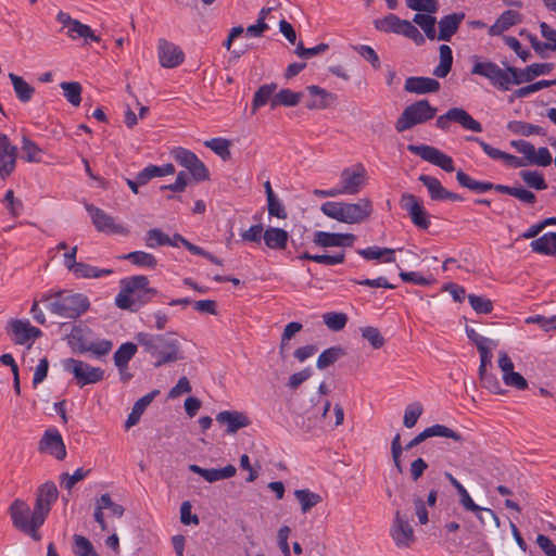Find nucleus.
<instances>
[{"label": "nucleus", "mask_w": 556, "mask_h": 556, "mask_svg": "<svg viewBox=\"0 0 556 556\" xmlns=\"http://www.w3.org/2000/svg\"><path fill=\"white\" fill-rule=\"evenodd\" d=\"M553 70V64H531L525 70L507 66L501 68L497 64L491 61H481L479 58H473V65L471 68L472 75L482 76L490 80V83L502 90H509L510 86L529 83L535 77L549 74Z\"/></svg>", "instance_id": "obj_1"}, {"label": "nucleus", "mask_w": 556, "mask_h": 556, "mask_svg": "<svg viewBox=\"0 0 556 556\" xmlns=\"http://www.w3.org/2000/svg\"><path fill=\"white\" fill-rule=\"evenodd\" d=\"M135 339L142 351L155 359L153 365L156 368L185 359L181 348L185 338L176 331L163 334L138 332Z\"/></svg>", "instance_id": "obj_2"}, {"label": "nucleus", "mask_w": 556, "mask_h": 556, "mask_svg": "<svg viewBox=\"0 0 556 556\" xmlns=\"http://www.w3.org/2000/svg\"><path fill=\"white\" fill-rule=\"evenodd\" d=\"M320 211L327 217L337 222L355 225L366 222L374 212V205L369 198H361L356 202H325Z\"/></svg>", "instance_id": "obj_3"}, {"label": "nucleus", "mask_w": 556, "mask_h": 556, "mask_svg": "<svg viewBox=\"0 0 556 556\" xmlns=\"http://www.w3.org/2000/svg\"><path fill=\"white\" fill-rule=\"evenodd\" d=\"M88 307V299L79 293L61 292L51 296L49 302V311L63 318H77Z\"/></svg>", "instance_id": "obj_4"}, {"label": "nucleus", "mask_w": 556, "mask_h": 556, "mask_svg": "<svg viewBox=\"0 0 556 556\" xmlns=\"http://www.w3.org/2000/svg\"><path fill=\"white\" fill-rule=\"evenodd\" d=\"M437 114V108L428 100H419L406 106L395 123V129L403 132L418 124L432 119Z\"/></svg>", "instance_id": "obj_5"}, {"label": "nucleus", "mask_w": 556, "mask_h": 556, "mask_svg": "<svg viewBox=\"0 0 556 556\" xmlns=\"http://www.w3.org/2000/svg\"><path fill=\"white\" fill-rule=\"evenodd\" d=\"M10 516L12 519L13 526L22 531L23 533L31 536L34 540L39 541L40 534L38 533V529L43 523H36V511L34 510L30 514L29 506L22 500H15L10 506Z\"/></svg>", "instance_id": "obj_6"}, {"label": "nucleus", "mask_w": 556, "mask_h": 556, "mask_svg": "<svg viewBox=\"0 0 556 556\" xmlns=\"http://www.w3.org/2000/svg\"><path fill=\"white\" fill-rule=\"evenodd\" d=\"M90 331L80 326L73 327L71 333L67 336V343L76 353L92 352L94 355L102 356L108 354L112 349V342L101 340L99 342H91L88 340Z\"/></svg>", "instance_id": "obj_7"}, {"label": "nucleus", "mask_w": 556, "mask_h": 556, "mask_svg": "<svg viewBox=\"0 0 556 556\" xmlns=\"http://www.w3.org/2000/svg\"><path fill=\"white\" fill-rule=\"evenodd\" d=\"M367 181V170L363 164L357 163L344 168L340 174V186L337 187L339 195H355L359 193Z\"/></svg>", "instance_id": "obj_8"}, {"label": "nucleus", "mask_w": 556, "mask_h": 556, "mask_svg": "<svg viewBox=\"0 0 556 556\" xmlns=\"http://www.w3.org/2000/svg\"><path fill=\"white\" fill-rule=\"evenodd\" d=\"M64 370L71 372L79 387L100 382L104 378V370L79 359L67 358L63 361Z\"/></svg>", "instance_id": "obj_9"}, {"label": "nucleus", "mask_w": 556, "mask_h": 556, "mask_svg": "<svg viewBox=\"0 0 556 556\" xmlns=\"http://www.w3.org/2000/svg\"><path fill=\"white\" fill-rule=\"evenodd\" d=\"M390 536L399 549H409L416 543L415 531L407 516L401 510L394 513Z\"/></svg>", "instance_id": "obj_10"}, {"label": "nucleus", "mask_w": 556, "mask_h": 556, "mask_svg": "<svg viewBox=\"0 0 556 556\" xmlns=\"http://www.w3.org/2000/svg\"><path fill=\"white\" fill-rule=\"evenodd\" d=\"M121 291L115 298V304L121 309L135 311L136 300L134 295L146 289L149 279L146 276H132L121 280Z\"/></svg>", "instance_id": "obj_11"}, {"label": "nucleus", "mask_w": 556, "mask_h": 556, "mask_svg": "<svg viewBox=\"0 0 556 556\" xmlns=\"http://www.w3.org/2000/svg\"><path fill=\"white\" fill-rule=\"evenodd\" d=\"M451 123H457L473 132L482 131L481 124L462 108H451L445 114L440 115L435 121V126L441 130H447Z\"/></svg>", "instance_id": "obj_12"}, {"label": "nucleus", "mask_w": 556, "mask_h": 556, "mask_svg": "<svg viewBox=\"0 0 556 556\" xmlns=\"http://www.w3.org/2000/svg\"><path fill=\"white\" fill-rule=\"evenodd\" d=\"M86 210L89 213L92 224L98 231L108 235H129V229L126 226L117 223L114 217L106 214L103 210L96 207L92 204H86Z\"/></svg>", "instance_id": "obj_13"}, {"label": "nucleus", "mask_w": 556, "mask_h": 556, "mask_svg": "<svg viewBox=\"0 0 556 556\" xmlns=\"http://www.w3.org/2000/svg\"><path fill=\"white\" fill-rule=\"evenodd\" d=\"M59 491L53 482H46L38 488L36 493V523H43L48 517L51 505L58 500Z\"/></svg>", "instance_id": "obj_14"}, {"label": "nucleus", "mask_w": 556, "mask_h": 556, "mask_svg": "<svg viewBox=\"0 0 556 556\" xmlns=\"http://www.w3.org/2000/svg\"><path fill=\"white\" fill-rule=\"evenodd\" d=\"M407 149L414 154L420 156L424 161H427L435 166H439L440 168L447 173H451L455 169L452 157L434 147L426 144H409Z\"/></svg>", "instance_id": "obj_15"}, {"label": "nucleus", "mask_w": 556, "mask_h": 556, "mask_svg": "<svg viewBox=\"0 0 556 556\" xmlns=\"http://www.w3.org/2000/svg\"><path fill=\"white\" fill-rule=\"evenodd\" d=\"M174 159L184 167H186L192 177L198 180H206L208 172L199 157L190 150L177 148L173 151Z\"/></svg>", "instance_id": "obj_16"}, {"label": "nucleus", "mask_w": 556, "mask_h": 556, "mask_svg": "<svg viewBox=\"0 0 556 556\" xmlns=\"http://www.w3.org/2000/svg\"><path fill=\"white\" fill-rule=\"evenodd\" d=\"M401 206L405 210L413 224L421 229L430 226L428 213L424 210L421 202L412 193H403L400 200Z\"/></svg>", "instance_id": "obj_17"}, {"label": "nucleus", "mask_w": 556, "mask_h": 556, "mask_svg": "<svg viewBox=\"0 0 556 556\" xmlns=\"http://www.w3.org/2000/svg\"><path fill=\"white\" fill-rule=\"evenodd\" d=\"M157 56L161 66L164 68H175L185 61L184 51L166 39L159 40Z\"/></svg>", "instance_id": "obj_18"}, {"label": "nucleus", "mask_w": 556, "mask_h": 556, "mask_svg": "<svg viewBox=\"0 0 556 556\" xmlns=\"http://www.w3.org/2000/svg\"><path fill=\"white\" fill-rule=\"evenodd\" d=\"M17 148L13 146L4 134H0V177L10 176L15 169Z\"/></svg>", "instance_id": "obj_19"}, {"label": "nucleus", "mask_w": 556, "mask_h": 556, "mask_svg": "<svg viewBox=\"0 0 556 556\" xmlns=\"http://www.w3.org/2000/svg\"><path fill=\"white\" fill-rule=\"evenodd\" d=\"M40 450L54 456L56 459H64L66 448L63 439L58 430H47L40 441Z\"/></svg>", "instance_id": "obj_20"}, {"label": "nucleus", "mask_w": 556, "mask_h": 556, "mask_svg": "<svg viewBox=\"0 0 556 556\" xmlns=\"http://www.w3.org/2000/svg\"><path fill=\"white\" fill-rule=\"evenodd\" d=\"M216 421L220 425H226V431L229 434H235L238 430L251 425L250 418L244 413L238 410L219 412L216 415Z\"/></svg>", "instance_id": "obj_21"}, {"label": "nucleus", "mask_w": 556, "mask_h": 556, "mask_svg": "<svg viewBox=\"0 0 556 556\" xmlns=\"http://www.w3.org/2000/svg\"><path fill=\"white\" fill-rule=\"evenodd\" d=\"M355 239L353 233L317 231L314 236V243L323 248L352 247Z\"/></svg>", "instance_id": "obj_22"}, {"label": "nucleus", "mask_w": 556, "mask_h": 556, "mask_svg": "<svg viewBox=\"0 0 556 556\" xmlns=\"http://www.w3.org/2000/svg\"><path fill=\"white\" fill-rule=\"evenodd\" d=\"M465 20L464 12L452 13L443 16L439 22V33L435 40L450 41Z\"/></svg>", "instance_id": "obj_23"}, {"label": "nucleus", "mask_w": 556, "mask_h": 556, "mask_svg": "<svg viewBox=\"0 0 556 556\" xmlns=\"http://www.w3.org/2000/svg\"><path fill=\"white\" fill-rule=\"evenodd\" d=\"M9 328L16 344H25L28 340L41 336V331L38 328L31 326L29 321L21 319L10 320Z\"/></svg>", "instance_id": "obj_24"}, {"label": "nucleus", "mask_w": 556, "mask_h": 556, "mask_svg": "<svg viewBox=\"0 0 556 556\" xmlns=\"http://www.w3.org/2000/svg\"><path fill=\"white\" fill-rule=\"evenodd\" d=\"M312 100L307 102L306 108L308 110H325L330 108L337 101V96L327 91L319 86H308L306 88Z\"/></svg>", "instance_id": "obj_25"}, {"label": "nucleus", "mask_w": 556, "mask_h": 556, "mask_svg": "<svg viewBox=\"0 0 556 556\" xmlns=\"http://www.w3.org/2000/svg\"><path fill=\"white\" fill-rule=\"evenodd\" d=\"M428 189L431 200L433 201H442V200H452L458 201L460 197L454 192L446 190L439 179L428 175H420L418 178Z\"/></svg>", "instance_id": "obj_26"}, {"label": "nucleus", "mask_w": 556, "mask_h": 556, "mask_svg": "<svg viewBox=\"0 0 556 556\" xmlns=\"http://www.w3.org/2000/svg\"><path fill=\"white\" fill-rule=\"evenodd\" d=\"M404 89L410 93L425 94L437 92L440 89V83L430 77H408Z\"/></svg>", "instance_id": "obj_27"}, {"label": "nucleus", "mask_w": 556, "mask_h": 556, "mask_svg": "<svg viewBox=\"0 0 556 556\" xmlns=\"http://www.w3.org/2000/svg\"><path fill=\"white\" fill-rule=\"evenodd\" d=\"M189 470L194 473L200 475L210 483L231 478L237 472L236 467L232 465H227L226 467H224L222 469H215V468L204 469L198 465H189Z\"/></svg>", "instance_id": "obj_28"}, {"label": "nucleus", "mask_w": 556, "mask_h": 556, "mask_svg": "<svg viewBox=\"0 0 556 556\" xmlns=\"http://www.w3.org/2000/svg\"><path fill=\"white\" fill-rule=\"evenodd\" d=\"M263 239L268 249L285 250L287 248L289 233L282 228L268 227L263 233Z\"/></svg>", "instance_id": "obj_29"}, {"label": "nucleus", "mask_w": 556, "mask_h": 556, "mask_svg": "<svg viewBox=\"0 0 556 556\" xmlns=\"http://www.w3.org/2000/svg\"><path fill=\"white\" fill-rule=\"evenodd\" d=\"M521 22V15L513 10H507L503 12L495 23L489 28V34L491 36H498L505 30L509 29L511 26L519 24Z\"/></svg>", "instance_id": "obj_30"}, {"label": "nucleus", "mask_w": 556, "mask_h": 556, "mask_svg": "<svg viewBox=\"0 0 556 556\" xmlns=\"http://www.w3.org/2000/svg\"><path fill=\"white\" fill-rule=\"evenodd\" d=\"M159 394V390H153L152 392L146 394L141 399H139L131 409V413L128 415V418L125 422V428L129 429L138 424L141 415L146 410V408L151 404L153 399Z\"/></svg>", "instance_id": "obj_31"}, {"label": "nucleus", "mask_w": 556, "mask_h": 556, "mask_svg": "<svg viewBox=\"0 0 556 556\" xmlns=\"http://www.w3.org/2000/svg\"><path fill=\"white\" fill-rule=\"evenodd\" d=\"M277 85L275 83L262 85L254 93L251 110L255 114L260 108L268 102L270 103L273 97L276 94Z\"/></svg>", "instance_id": "obj_32"}, {"label": "nucleus", "mask_w": 556, "mask_h": 556, "mask_svg": "<svg viewBox=\"0 0 556 556\" xmlns=\"http://www.w3.org/2000/svg\"><path fill=\"white\" fill-rule=\"evenodd\" d=\"M531 249L535 253L544 255L556 254V232H548L531 242Z\"/></svg>", "instance_id": "obj_33"}, {"label": "nucleus", "mask_w": 556, "mask_h": 556, "mask_svg": "<svg viewBox=\"0 0 556 556\" xmlns=\"http://www.w3.org/2000/svg\"><path fill=\"white\" fill-rule=\"evenodd\" d=\"M9 78L12 83L17 99L21 102L30 101L35 93V88L31 85H29L23 77L16 74L10 73Z\"/></svg>", "instance_id": "obj_34"}, {"label": "nucleus", "mask_w": 556, "mask_h": 556, "mask_svg": "<svg viewBox=\"0 0 556 556\" xmlns=\"http://www.w3.org/2000/svg\"><path fill=\"white\" fill-rule=\"evenodd\" d=\"M174 173L175 166L170 163L165 164L163 166L149 165L138 174V181L140 186H143L154 177L173 175Z\"/></svg>", "instance_id": "obj_35"}, {"label": "nucleus", "mask_w": 556, "mask_h": 556, "mask_svg": "<svg viewBox=\"0 0 556 556\" xmlns=\"http://www.w3.org/2000/svg\"><path fill=\"white\" fill-rule=\"evenodd\" d=\"M303 98L302 92H294L290 89H281L273 97L270 102L271 109L277 106H295L300 103Z\"/></svg>", "instance_id": "obj_36"}, {"label": "nucleus", "mask_w": 556, "mask_h": 556, "mask_svg": "<svg viewBox=\"0 0 556 556\" xmlns=\"http://www.w3.org/2000/svg\"><path fill=\"white\" fill-rule=\"evenodd\" d=\"M440 62L433 70V75L439 78H444L448 75L453 64L452 50L447 45H441L439 48Z\"/></svg>", "instance_id": "obj_37"}, {"label": "nucleus", "mask_w": 556, "mask_h": 556, "mask_svg": "<svg viewBox=\"0 0 556 556\" xmlns=\"http://www.w3.org/2000/svg\"><path fill=\"white\" fill-rule=\"evenodd\" d=\"M394 252L395 251L390 248L370 247L358 250L357 254L367 261L383 258L384 262L391 263L395 260Z\"/></svg>", "instance_id": "obj_38"}, {"label": "nucleus", "mask_w": 556, "mask_h": 556, "mask_svg": "<svg viewBox=\"0 0 556 556\" xmlns=\"http://www.w3.org/2000/svg\"><path fill=\"white\" fill-rule=\"evenodd\" d=\"M70 270L78 278H100L113 273L112 269H99L80 262L73 264V267Z\"/></svg>", "instance_id": "obj_39"}, {"label": "nucleus", "mask_w": 556, "mask_h": 556, "mask_svg": "<svg viewBox=\"0 0 556 556\" xmlns=\"http://www.w3.org/2000/svg\"><path fill=\"white\" fill-rule=\"evenodd\" d=\"M144 242L150 249H156L164 245L176 247L175 241H172L165 232L157 228L150 229L146 232Z\"/></svg>", "instance_id": "obj_40"}, {"label": "nucleus", "mask_w": 556, "mask_h": 556, "mask_svg": "<svg viewBox=\"0 0 556 556\" xmlns=\"http://www.w3.org/2000/svg\"><path fill=\"white\" fill-rule=\"evenodd\" d=\"M67 36L73 40H76L78 38H84V39H90L96 42L100 41V37L94 35V33L90 28V26L81 23L78 20H75L72 23L71 27L67 30Z\"/></svg>", "instance_id": "obj_41"}, {"label": "nucleus", "mask_w": 556, "mask_h": 556, "mask_svg": "<svg viewBox=\"0 0 556 556\" xmlns=\"http://www.w3.org/2000/svg\"><path fill=\"white\" fill-rule=\"evenodd\" d=\"M345 355V351L341 346H331L329 349H326L321 354L318 356L316 366L318 369H325L329 367L330 365L334 364L337 361H339L341 357Z\"/></svg>", "instance_id": "obj_42"}, {"label": "nucleus", "mask_w": 556, "mask_h": 556, "mask_svg": "<svg viewBox=\"0 0 556 556\" xmlns=\"http://www.w3.org/2000/svg\"><path fill=\"white\" fill-rule=\"evenodd\" d=\"M413 22L417 24L425 33L426 37L429 40H435L437 39V30H435V23L437 20L432 14H415Z\"/></svg>", "instance_id": "obj_43"}, {"label": "nucleus", "mask_w": 556, "mask_h": 556, "mask_svg": "<svg viewBox=\"0 0 556 556\" xmlns=\"http://www.w3.org/2000/svg\"><path fill=\"white\" fill-rule=\"evenodd\" d=\"M138 345L132 342L123 343L114 353V363L118 368L127 366L128 362L136 354Z\"/></svg>", "instance_id": "obj_44"}, {"label": "nucleus", "mask_w": 556, "mask_h": 556, "mask_svg": "<svg viewBox=\"0 0 556 556\" xmlns=\"http://www.w3.org/2000/svg\"><path fill=\"white\" fill-rule=\"evenodd\" d=\"M294 496L301 504V510L305 514L321 502V496L307 489L295 490Z\"/></svg>", "instance_id": "obj_45"}, {"label": "nucleus", "mask_w": 556, "mask_h": 556, "mask_svg": "<svg viewBox=\"0 0 556 556\" xmlns=\"http://www.w3.org/2000/svg\"><path fill=\"white\" fill-rule=\"evenodd\" d=\"M507 128L514 134L526 137L531 135H545L542 127L520 121L509 122Z\"/></svg>", "instance_id": "obj_46"}, {"label": "nucleus", "mask_w": 556, "mask_h": 556, "mask_svg": "<svg viewBox=\"0 0 556 556\" xmlns=\"http://www.w3.org/2000/svg\"><path fill=\"white\" fill-rule=\"evenodd\" d=\"M204 146L208 149H211L215 154L220 156L223 160H229L230 159V146L231 141L226 138H213L210 140L204 141Z\"/></svg>", "instance_id": "obj_47"}, {"label": "nucleus", "mask_w": 556, "mask_h": 556, "mask_svg": "<svg viewBox=\"0 0 556 556\" xmlns=\"http://www.w3.org/2000/svg\"><path fill=\"white\" fill-rule=\"evenodd\" d=\"M123 258L129 260L132 264L141 267L154 268L157 265L155 256L143 251L130 252L124 255Z\"/></svg>", "instance_id": "obj_48"}, {"label": "nucleus", "mask_w": 556, "mask_h": 556, "mask_svg": "<svg viewBox=\"0 0 556 556\" xmlns=\"http://www.w3.org/2000/svg\"><path fill=\"white\" fill-rule=\"evenodd\" d=\"M427 433H429V438L431 437H442L452 439L455 442L463 443L465 442V438L462 433L444 426V425H433L431 427L426 428Z\"/></svg>", "instance_id": "obj_49"}, {"label": "nucleus", "mask_w": 556, "mask_h": 556, "mask_svg": "<svg viewBox=\"0 0 556 556\" xmlns=\"http://www.w3.org/2000/svg\"><path fill=\"white\" fill-rule=\"evenodd\" d=\"M66 100L73 105L78 106L81 102V85L77 81H64L60 84Z\"/></svg>", "instance_id": "obj_50"}, {"label": "nucleus", "mask_w": 556, "mask_h": 556, "mask_svg": "<svg viewBox=\"0 0 556 556\" xmlns=\"http://www.w3.org/2000/svg\"><path fill=\"white\" fill-rule=\"evenodd\" d=\"M74 541V554L76 556H100L94 549L92 543L84 535L75 534Z\"/></svg>", "instance_id": "obj_51"}, {"label": "nucleus", "mask_w": 556, "mask_h": 556, "mask_svg": "<svg viewBox=\"0 0 556 556\" xmlns=\"http://www.w3.org/2000/svg\"><path fill=\"white\" fill-rule=\"evenodd\" d=\"M362 338L371 345L372 349L379 350L381 349L386 340L381 334L380 330L376 327L366 326L361 328Z\"/></svg>", "instance_id": "obj_52"}, {"label": "nucleus", "mask_w": 556, "mask_h": 556, "mask_svg": "<svg viewBox=\"0 0 556 556\" xmlns=\"http://www.w3.org/2000/svg\"><path fill=\"white\" fill-rule=\"evenodd\" d=\"M479 379L481 381V386L489 390L490 392L498 395L505 394V390L502 388L500 380L493 374L488 372V370H479Z\"/></svg>", "instance_id": "obj_53"}, {"label": "nucleus", "mask_w": 556, "mask_h": 556, "mask_svg": "<svg viewBox=\"0 0 556 556\" xmlns=\"http://www.w3.org/2000/svg\"><path fill=\"white\" fill-rule=\"evenodd\" d=\"M348 315L345 313L329 312L323 315V321L328 329L332 331L342 330L348 323Z\"/></svg>", "instance_id": "obj_54"}, {"label": "nucleus", "mask_w": 556, "mask_h": 556, "mask_svg": "<svg viewBox=\"0 0 556 556\" xmlns=\"http://www.w3.org/2000/svg\"><path fill=\"white\" fill-rule=\"evenodd\" d=\"M22 151L25 153V161L29 163L41 162L42 150L29 138H22Z\"/></svg>", "instance_id": "obj_55"}, {"label": "nucleus", "mask_w": 556, "mask_h": 556, "mask_svg": "<svg viewBox=\"0 0 556 556\" xmlns=\"http://www.w3.org/2000/svg\"><path fill=\"white\" fill-rule=\"evenodd\" d=\"M403 20L394 14H389L383 18L377 20L375 22V26L377 29L386 31V33H394L399 35L400 27L402 25Z\"/></svg>", "instance_id": "obj_56"}, {"label": "nucleus", "mask_w": 556, "mask_h": 556, "mask_svg": "<svg viewBox=\"0 0 556 556\" xmlns=\"http://www.w3.org/2000/svg\"><path fill=\"white\" fill-rule=\"evenodd\" d=\"M473 514L482 526L493 527L494 529H498L501 527L498 517L490 508L478 506Z\"/></svg>", "instance_id": "obj_57"}, {"label": "nucleus", "mask_w": 556, "mask_h": 556, "mask_svg": "<svg viewBox=\"0 0 556 556\" xmlns=\"http://www.w3.org/2000/svg\"><path fill=\"white\" fill-rule=\"evenodd\" d=\"M467 298L477 314H490L493 311V303L490 299L476 294H469Z\"/></svg>", "instance_id": "obj_58"}, {"label": "nucleus", "mask_w": 556, "mask_h": 556, "mask_svg": "<svg viewBox=\"0 0 556 556\" xmlns=\"http://www.w3.org/2000/svg\"><path fill=\"white\" fill-rule=\"evenodd\" d=\"M422 412L424 408L420 403L416 402L407 405L404 412L403 425L408 429L413 428L417 424Z\"/></svg>", "instance_id": "obj_59"}, {"label": "nucleus", "mask_w": 556, "mask_h": 556, "mask_svg": "<svg viewBox=\"0 0 556 556\" xmlns=\"http://www.w3.org/2000/svg\"><path fill=\"white\" fill-rule=\"evenodd\" d=\"M399 35H403L412 39L417 46L425 43V37L418 30V28L409 21L403 20L399 30Z\"/></svg>", "instance_id": "obj_60"}, {"label": "nucleus", "mask_w": 556, "mask_h": 556, "mask_svg": "<svg viewBox=\"0 0 556 556\" xmlns=\"http://www.w3.org/2000/svg\"><path fill=\"white\" fill-rule=\"evenodd\" d=\"M175 239H179V242L186 248L188 249L191 253L195 254V255H200V256H203L205 258H207L208 261H211L212 263L220 266L223 265V262L217 258L216 256H214L213 254L208 253L207 251L197 247L195 244L191 243L190 241L186 240L184 237H181L180 235L176 233L175 235Z\"/></svg>", "instance_id": "obj_61"}, {"label": "nucleus", "mask_w": 556, "mask_h": 556, "mask_svg": "<svg viewBox=\"0 0 556 556\" xmlns=\"http://www.w3.org/2000/svg\"><path fill=\"white\" fill-rule=\"evenodd\" d=\"M313 372L311 368H304L300 371L293 372L288 378L286 382V387L290 391H296L305 381H307L312 377Z\"/></svg>", "instance_id": "obj_62"}, {"label": "nucleus", "mask_w": 556, "mask_h": 556, "mask_svg": "<svg viewBox=\"0 0 556 556\" xmlns=\"http://www.w3.org/2000/svg\"><path fill=\"white\" fill-rule=\"evenodd\" d=\"M522 180L531 188L536 190H544L547 188V185L543 178V176L533 170H522L520 173Z\"/></svg>", "instance_id": "obj_63"}, {"label": "nucleus", "mask_w": 556, "mask_h": 556, "mask_svg": "<svg viewBox=\"0 0 556 556\" xmlns=\"http://www.w3.org/2000/svg\"><path fill=\"white\" fill-rule=\"evenodd\" d=\"M409 9L418 12H427L433 14L438 10L437 0H405Z\"/></svg>", "instance_id": "obj_64"}]
</instances>
